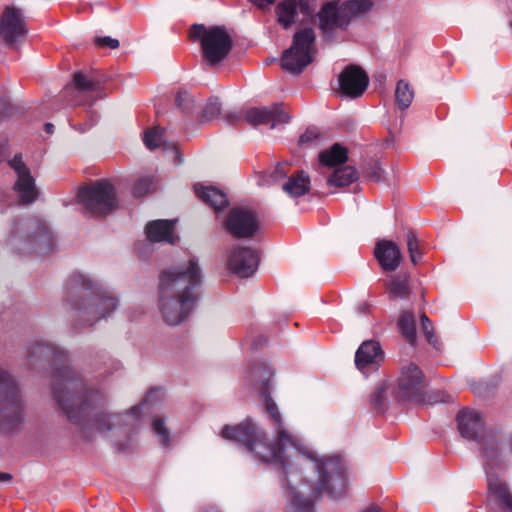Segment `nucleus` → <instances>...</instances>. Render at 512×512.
<instances>
[{
	"instance_id": "f257e3e1",
	"label": "nucleus",
	"mask_w": 512,
	"mask_h": 512,
	"mask_svg": "<svg viewBox=\"0 0 512 512\" xmlns=\"http://www.w3.org/2000/svg\"><path fill=\"white\" fill-rule=\"evenodd\" d=\"M272 376L270 366L264 362L255 364L250 370V377L263 397L265 411L274 427L275 442L268 443L251 419L236 426H225L221 436L243 445L256 459L283 468L287 512H313V502L322 495L336 498L344 493L345 468L339 456L317 457L301 437L285 426L278 406L268 392Z\"/></svg>"
},
{
	"instance_id": "f03ea898",
	"label": "nucleus",
	"mask_w": 512,
	"mask_h": 512,
	"mask_svg": "<svg viewBox=\"0 0 512 512\" xmlns=\"http://www.w3.org/2000/svg\"><path fill=\"white\" fill-rule=\"evenodd\" d=\"M31 361L43 359L60 365L53 375L55 400L68 419L83 430L106 433L120 423L122 415L106 414L102 410L103 396L98 391H87L76 373L66 364L62 349L52 343H37L28 351Z\"/></svg>"
},
{
	"instance_id": "7ed1b4c3",
	"label": "nucleus",
	"mask_w": 512,
	"mask_h": 512,
	"mask_svg": "<svg viewBox=\"0 0 512 512\" xmlns=\"http://www.w3.org/2000/svg\"><path fill=\"white\" fill-rule=\"evenodd\" d=\"M201 281L202 271L195 258L160 274L158 307L168 325H178L192 313Z\"/></svg>"
},
{
	"instance_id": "20e7f679",
	"label": "nucleus",
	"mask_w": 512,
	"mask_h": 512,
	"mask_svg": "<svg viewBox=\"0 0 512 512\" xmlns=\"http://www.w3.org/2000/svg\"><path fill=\"white\" fill-rule=\"evenodd\" d=\"M67 301L75 310L78 320L93 325L117 307V298L85 275H71L65 285Z\"/></svg>"
},
{
	"instance_id": "39448f33",
	"label": "nucleus",
	"mask_w": 512,
	"mask_h": 512,
	"mask_svg": "<svg viewBox=\"0 0 512 512\" xmlns=\"http://www.w3.org/2000/svg\"><path fill=\"white\" fill-rule=\"evenodd\" d=\"M481 459L485 469L490 494L497 499L502 510L512 512V495L494 473L507 468L512 459V434L507 445L501 444L497 435L487 437L482 444Z\"/></svg>"
},
{
	"instance_id": "423d86ee",
	"label": "nucleus",
	"mask_w": 512,
	"mask_h": 512,
	"mask_svg": "<svg viewBox=\"0 0 512 512\" xmlns=\"http://www.w3.org/2000/svg\"><path fill=\"white\" fill-rule=\"evenodd\" d=\"M23 419V402L14 377L0 368V430L12 431Z\"/></svg>"
},
{
	"instance_id": "0eeeda50",
	"label": "nucleus",
	"mask_w": 512,
	"mask_h": 512,
	"mask_svg": "<svg viewBox=\"0 0 512 512\" xmlns=\"http://www.w3.org/2000/svg\"><path fill=\"white\" fill-rule=\"evenodd\" d=\"M77 199L84 213L92 217L105 216L117 207L115 188L107 180L82 187L77 193Z\"/></svg>"
},
{
	"instance_id": "6e6552de",
	"label": "nucleus",
	"mask_w": 512,
	"mask_h": 512,
	"mask_svg": "<svg viewBox=\"0 0 512 512\" xmlns=\"http://www.w3.org/2000/svg\"><path fill=\"white\" fill-rule=\"evenodd\" d=\"M193 41H200L203 59L210 65L223 61L231 49V39L221 27L194 24L189 32Z\"/></svg>"
},
{
	"instance_id": "1a4fd4ad",
	"label": "nucleus",
	"mask_w": 512,
	"mask_h": 512,
	"mask_svg": "<svg viewBox=\"0 0 512 512\" xmlns=\"http://www.w3.org/2000/svg\"><path fill=\"white\" fill-rule=\"evenodd\" d=\"M315 53L314 30L303 28L294 34L292 46L284 51L282 67L292 74H299L313 61Z\"/></svg>"
},
{
	"instance_id": "9d476101",
	"label": "nucleus",
	"mask_w": 512,
	"mask_h": 512,
	"mask_svg": "<svg viewBox=\"0 0 512 512\" xmlns=\"http://www.w3.org/2000/svg\"><path fill=\"white\" fill-rule=\"evenodd\" d=\"M241 117L253 126L270 123L271 128L287 123L289 120V115L285 112L282 104H273L268 107H253L246 110L243 114L227 113L225 115L227 122L231 124Z\"/></svg>"
},
{
	"instance_id": "9b49d317",
	"label": "nucleus",
	"mask_w": 512,
	"mask_h": 512,
	"mask_svg": "<svg viewBox=\"0 0 512 512\" xmlns=\"http://www.w3.org/2000/svg\"><path fill=\"white\" fill-rule=\"evenodd\" d=\"M424 389V375L420 368L412 363L403 366L398 378L397 396L402 400L421 402Z\"/></svg>"
},
{
	"instance_id": "f8f14e48",
	"label": "nucleus",
	"mask_w": 512,
	"mask_h": 512,
	"mask_svg": "<svg viewBox=\"0 0 512 512\" xmlns=\"http://www.w3.org/2000/svg\"><path fill=\"white\" fill-rule=\"evenodd\" d=\"M27 34L26 21L19 9L12 6L5 7L0 16V37L8 45H15L22 41Z\"/></svg>"
},
{
	"instance_id": "ddd939ff",
	"label": "nucleus",
	"mask_w": 512,
	"mask_h": 512,
	"mask_svg": "<svg viewBox=\"0 0 512 512\" xmlns=\"http://www.w3.org/2000/svg\"><path fill=\"white\" fill-rule=\"evenodd\" d=\"M9 164L17 175L14 191L18 196L19 202L21 204L33 203L38 197V191L35 180L29 168L23 163L21 155H16Z\"/></svg>"
},
{
	"instance_id": "4468645a",
	"label": "nucleus",
	"mask_w": 512,
	"mask_h": 512,
	"mask_svg": "<svg viewBox=\"0 0 512 512\" xmlns=\"http://www.w3.org/2000/svg\"><path fill=\"white\" fill-rule=\"evenodd\" d=\"M226 228L235 237L251 238L259 229V221L253 211L235 208L227 217Z\"/></svg>"
},
{
	"instance_id": "2eb2a0df",
	"label": "nucleus",
	"mask_w": 512,
	"mask_h": 512,
	"mask_svg": "<svg viewBox=\"0 0 512 512\" xmlns=\"http://www.w3.org/2000/svg\"><path fill=\"white\" fill-rule=\"evenodd\" d=\"M258 264L259 255L251 248H234L228 256L229 269L241 278L252 276L257 270Z\"/></svg>"
},
{
	"instance_id": "dca6fc26",
	"label": "nucleus",
	"mask_w": 512,
	"mask_h": 512,
	"mask_svg": "<svg viewBox=\"0 0 512 512\" xmlns=\"http://www.w3.org/2000/svg\"><path fill=\"white\" fill-rule=\"evenodd\" d=\"M458 429L464 438L476 440L480 443V453L482 452L483 441L493 434L484 435V422L481 415L471 409H463L457 416Z\"/></svg>"
},
{
	"instance_id": "f3484780",
	"label": "nucleus",
	"mask_w": 512,
	"mask_h": 512,
	"mask_svg": "<svg viewBox=\"0 0 512 512\" xmlns=\"http://www.w3.org/2000/svg\"><path fill=\"white\" fill-rule=\"evenodd\" d=\"M367 74L357 66H348L339 76V86L341 92L349 97L356 98L361 96L368 86Z\"/></svg>"
},
{
	"instance_id": "a211bd4d",
	"label": "nucleus",
	"mask_w": 512,
	"mask_h": 512,
	"mask_svg": "<svg viewBox=\"0 0 512 512\" xmlns=\"http://www.w3.org/2000/svg\"><path fill=\"white\" fill-rule=\"evenodd\" d=\"M384 360V353L376 341H365L358 348L355 355V364L362 373H368L377 368Z\"/></svg>"
},
{
	"instance_id": "6ab92c4d",
	"label": "nucleus",
	"mask_w": 512,
	"mask_h": 512,
	"mask_svg": "<svg viewBox=\"0 0 512 512\" xmlns=\"http://www.w3.org/2000/svg\"><path fill=\"white\" fill-rule=\"evenodd\" d=\"M374 254L385 271H395L400 265L401 251L398 245L392 241H378Z\"/></svg>"
},
{
	"instance_id": "aec40b11",
	"label": "nucleus",
	"mask_w": 512,
	"mask_h": 512,
	"mask_svg": "<svg viewBox=\"0 0 512 512\" xmlns=\"http://www.w3.org/2000/svg\"><path fill=\"white\" fill-rule=\"evenodd\" d=\"M175 220H154L146 225L145 232L150 242H166L174 244L178 237L175 234Z\"/></svg>"
},
{
	"instance_id": "412c9836",
	"label": "nucleus",
	"mask_w": 512,
	"mask_h": 512,
	"mask_svg": "<svg viewBox=\"0 0 512 512\" xmlns=\"http://www.w3.org/2000/svg\"><path fill=\"white\" fill-rule=\"evenodd\" d=\"M320 27L323 30H331L347 23L341 4L336 2L327 3L319 12Z\"/></svg>"
},
{
	"instance_id": "4be33fe9",
	"label": "nucleus",
	"mask_w": 512,
	"mask_h": 512,
	"mask_svg": "<svg viewBox=\"0 0 512 512\" xmlns=\"http://www.w3.org/2000/svg\"><path fill=\"white\" fill-rule=\"evenodd\" d=\"M194 191L200 200L209 204L215 211L223 209L228 204L226 194L213 186L196 184Z\"/></svg>"
},
{
	"instance_id": "5701e85b",
	"label": "nucleus",
	"mask_w": 512,
	"mask_h": 512,
	"mask_svg": "<svg viewBox=\"0 0 512 512\" xmlns=\"http://www.w3.org/2000/svg\"><path fill=\"white\" fill-rule=\"evenodd\" d=\"M310 190V178L304 171H298L289 177L283 185V191L291 197H300Z\"/></svg>"
},
{
	"instance_id": "b1692460",
	"label": "nucleus",
	"mask_w": 512,
	"mask_h": 512,
	"mask_svg": "<svg viewBox=\"0 0 512 512\" xmlns=\"http://www.w3.org/2000/svg\"><path fill=\"white\" fill-rule=\"evenodd\" d=\"M358 173L352 166H345L336 169L327 179L329 186L345 187L356 181Z\"/></svg>"
},
{
	"instance_id": "393cba45",
	"label": "nucleus",
	"mask_w": 512,
	"mask_h": 512,
	"mask_svg": "<svg viewBox=\"0 0 512 512\" xmlns=\"http://www.w3.org/2000/svg\"><path fill=\"white\" fill-rule=\"evenodd\" d=\"M73 83L77 91L84 95L88 93H99L102 89V83L99 80L82 72L74 74Z\"/></svg>"
},
{
	"instance_id": "a878e982",
	"label": "nucleus",
	"mask_w": 512,
	"mask_h": 512,
	"mask_svg": "<svg viewBox=\"0 0 512 512\" xmlns=\"http://www.w3.org/2000/svg\"><path fill=\"white\" fill-rule=\"evenodd\" d=\"M278 22L284 28L290 27L295 22L297 15V1L285 0L279 3L276 7Z\"/></svg>"
},
{
	"instance_id": "bb28decb",
	"label": "nucleus",
	"mask_w": 512,
	"mask_h": 512,
	"mask_svg": "<svg viewBox=\"0 0 512 512\" xmlns=\"http://www.w3.org/2000/svg\"><path fill=\"white\" fill-rule=\"evenodd\" d=\"M319 161L322 165L331 167L347 161V151L339 144H334L329 150L319 154Z\"/></svg>"
},
{
	"instance_id": "cd10ccee",
	"label": "nucleus",
	"mask_w": 512,
	"mask_h": 512,
	"mask_svg": "<svg viewBox=\"0 0 512 512\" xmlns=\"http://www.w3.org/2000/svg\"><path fill=\"white\" fill-rule=\"evenodd\" d=\"M341 6L348 22L352 17L362 16L369 12L373 3L370 0H348L341 3Z\"/></svg>"
},
{
	"instance_id": "c85d7f7f",
	"label": "nucleus",
	"mask_w": 512,
	"mask_h": 512,
	"mask_svg": "<svg viewBox=\"0 0 512 512\" xmlns=\"http://www.w3.org/2000/svg\"><path fill=\"white\" fill-rule=\"evenodd\" d=\"M399 329L403 337L410 343L413 344L416 338L415 320L411 312H403L399 322Z\"/></svg>"
},
{
	"instance_id": "c756f323",
	"label": "nucleus",
	"mask_w": 512,
	"mask_h": 512,
	"mask_svg": "<svg viewBox=\"0 0 512 512\" xmlns=\"http://www.w3.org/2000/svg\"><path fill=\"white\" fill-rule=\"evenodd\" d=\"M395 96L399 107L402 109H406L410 106L414 98V92L407 82H405L404 80H400L397 83Z\"/></svg>"
},
{
	"instance_id": "7c9ffc66",
	"label": "nucleus",
	"mask_w": 512,
	"mask_h": 512,
	"mask_svg": "<svg viewBox=\"0 0 512 512\" xmlns=\"http://www.w3.org/2000/svg\"><path fill=\"white\" fill-rule=\"evenodd\" d=\"M389 292L393 297L405 298L409 294L408 279L406 276H397L392 279Z\"/></svg>"
},
{
	"instance_id": "2f4dec72",
	"label": "nucleus",
	"mask_w": 512,
	"mask_h": 512,
	"mask_svg": "<svg viewBox=\"0 0 512 512\" xmlns=\"http://www.w3.org/2000/svg\"><path fill=\"white\" fill-rule=\"evenodd\" d=\"M143 141L147 148L153 150L163 142V131L159 127H152L144 132Z\"/></svg>"
},
{
	"instance_id": "473e14b6",
	"label": "nucleus",
	"mask_w": 512,
	"mask_h": 512,
	"mask_svg": "<svg viewBox=\"0 0 512 512\" xmlns=\"http://www.w3.org/2000/svg\"><path fill=\"white\" fill-rule=\"evenodd\" d=\"M221 113V103L217 98H211L202 110L201 119L210 121L218 117Z\"/></svg>"
},
{
	"instance_id": "72a5a7b5",
	"label": "nucleus",
	"mask_w": 512,
	"mask_h": 512,
	"mask_svg": "<svg viewBox=\"0 0 512 512\" xmlns=\"http://www.w3.org/2000/svg\"><path fill=\"white\" fill-rule=\"evenodd\" d=\"M154 189L153 180L150 177H141L136 180L132 193L136 197H142Z\"/></svg>"
},
{
	"instance_id": "f704fd0d",
	"label": "nucleus",
	"mask_w": 512,
	"mask_h": 512,
	"mask_svg": "<svg viewBox=\"0 0 512 512\" xmlns=\"http://www.w3.org/2000/svg\"><path fill=\"white\" fill-rule=\"evenodd\" d=\"M152 429L154 433L160 438L161 443L164 446H168L170 443L169 432L165 427V421L161 417H154L152 421Z\"/></svg>"
},
{
	"instance_id": "c9c22d12",
	"label": "nucleus",
	"mask_w": 512,
	"mask_h": 512,
	"mask_svg": "<svg viewBox=\"0 0 512 512\" xmlns=\"http://www.w3.org/2000/svg\"><path fill=\"white\" fill-rule=\"evenodd\" d=\"M407 249L410 254V259L414 264H417L421 258L419 241L414 232L409 231L407 234Z\"/></svg>"
},
{
	"instance_id": "e433bc0d",
	"label": "nucleus",
	"mask_w": 512,
	"mask_h": 512,
	"mask_svg": "<svg viewBox=\"0 0 512 512\" xmlns=\"http://www.w3.org/2000/svg\"><path fill=\"white\" fill-rule=\"evenodd\" d=\"M158 390L152 389L147 394L146 399L140 403V405L133 407L128 414L125 415L127 419H129V425H134L138 422L140 419V412L147 406L149 400L153 397L155 393H157Z\"/></svg>"
},
{
	"instance_id": "4c0bfd02",
	"label": "nucleus",
	"mask_w": 512,
	"mask_h": 512,
	"mask_svg": "<svg viewBox=\"0 0 512 512\" xmlns=\"http://www.w3.org/2000/svg\"><path fill=\"white\" fill-rule=\"evenodd\" d=\"M386 398V385H380L370 396L371 405L377 409L382 410L384 406V401Z\"/></svg>"
},
{
	"instance_id": "58836bf2",
	"label": "nucleus",
	"mask_w": 512,
	"mask_h": 512,
	"mask_svg": "<svg viewBox=\"0 0 512 512\" xmlns=\"http://www.w3.org/2000/svg\"><path fill=\"white\" fill-rule=\"evenodd\" d=\"M383 173L384 170L378 162H374L366 168V176L375 182L382 180Z\"/></svg>"
},
{
	"instance_id": "ea45409f",
	"label": "nucleus",
	"mask_w": 512,
	"mask_h": 512,
	"mask_svg": "<svg viewBox=\"0 0 512 512\" xmlns=\"http://www.w3.org/2000/svg\"><path fill=\"white\" fill-rule=\"evenodd\" d=\"M319 138V133L316 129H307L304 134H302L299 138V144L302 147H307L315 142H317Z\"/></svg>"
},
{
	"instance_id": "a19ab883",
	"label": "nucleus",
	"mask_w": 512,
	"mask_h": 512,
	"mask_svg": "<svg viewBox=\"0 0 512 512\" xmlns=\"http://www.w3.org/2000/svg\"><path fill=\"white\" fill-rule=\"evenodd\" d=\"M421 325H422L423 331L425 333V336H426L428 342L433 344L434 346H436L435 341L433 340L434 336H433L432 324H431L429 318L425 314H423L421 316Z\"/></svg>"
},
{
	"instance_id": "79ce46f5",
	"label": "nucleus",
	"mask_w": 512,
	"mask_h": 512,
	"mask_svg": "<svg viewBox=\"0 0 512 512\" xmlns=\"http://www.w3.org/2000/svg\"><path fill=\"white\" fill-rule=\"evenodd\" d=\"M288 173V164L287 163H279L273 172L270 174V177L274 182L283 179Z\"/></svg>"
},
{
	"instance_id": "37998d69",
	"label": "nucleus",
	"mask_w": 512,
	"mask_h": 512,
	"mask_svg": "<svg viewBox=\"0 0 512 512\" xmlns=\"http://www.w3.org/2000/svg\"><path fill=\"white\" fill-rule=\"evenodd\" d=\"M96 43L100 47H108L111 49H116L119 46V41L117 39L108 36L97 38Z\"/></svg>"
},
{
	"instance_id": "c03bdc74",
	"label": "nucleus",
	"mask_w": 512,
	"mask_h": 512,
	"mask_svg": "<svg viewBox=\"0 0 512 512\" xmlns=\"http://www.w3.org/2000/svg\"><path fill=\"white\" fill-rule=\"evenodd\" d=\"M33 241L37 244L36 251L42 253L43 249L40 247V242L50 243L51 237L46 231L43 230L33 238Z\"/></svg>"
},
{
	"instance_id": "a18cd8bd",
	"label": "nucleus",
	"mask_w": 512,
	"mask_h": 512,
	"mask_svg": "<svg viewBox=\"0 0 512 512\" xmlns=\"http://www.w3.org/2000/svg\"><path fill=\"white\" fill-rule=\"evenodd\" d=\"M11 105L6 98H0V118H4L10 114Z\"/></svg>"
},
{
	"instance_id": "49530a36",
	"label": "nucleus",
	"mask_w": 512,
	"mask_h": 512,
	"mask_svg": "<svg viewBox=\"0 0 512 512\" xmlns=\"http://www.w3.org/2000/svg\"><path fill=\"white\" fill-rule=\"evenodd\" d=\"M189 99V95L187 92H178L177 96H176V102H177V105L180 106V107H186L185 105V101Z\"/></svg>"
},
{
	"instance_id": "de8ad7c7",
	"label": "nucleus",
	"mask_w": 512,
	"mask_h": 512,
	"mask_svg": "<svg viewBox=\"0 0 512 512\" xmlns=\"http://www.w3.org/2000/svg\"><path fill=\"white\" fill-rule=\"evenodd\" d=\"M276 0H253L254 4L259 8H264L265 6H270L275 3Z\"/></svg>"
},
{
	"instance_id": "09e8293b",
	"label": "nucleus",
	"mask_w": 512,
	"mask_h": 512,
	"mask_svg": "<svg viewBox=\"0 0 512 512\" xmlns=\"http://www.w3.org/2000/svg\"><path fill=\"white\" fill-rule=\"evenodd\" d=\"M11 478L12 476L9 473H0V482H8Z\"/></svg>"
},
{
	"instance_id": "8fccbe9b",
	"label": "nucleus",
	"mask_w": 512,
	"mask_h": 512,
	"mask_svg": "<svg viewBox=\"0 0 512 512\" xmlns=\"http://www.w3.org/2000/svg\"><path fill=\"white\" fill-rule=\"evenodd\" d=\"M53 129H54L53 124H51V123H46L45 124V130H46L47 133L51 134L53 132Z\"/></svg>"
},
{
	"instance_id": "3c124183",
	"label": "nucleus",
	"mask_w": 512,
	"mask_h": 512,
	"mask_svg": "<svg viewBox=\"0 0 512 512\" xmlns=\"http://www.w3.org/2000/svg\"><path fill=\"white\" fill-rule=\"evenodd\" d=\"M364 512H381L380 509L377 506H371Z\"/></svg>"
},
{
	"instance_id": "603ef678",
	"label": "nucleus",
	"mask_w": 512,
	"mask_h": 512,
	"mask_svg": "<svg viewBox=\"0 0 512 512\" xmlns=\"http://www.w3.org/2000/svg\"><path fill=\"white\" fill-rule=\"evenodd\" d=\"M91 125H79V128H77L80 132H85L86 130L89 129Z\"/></svg>"
},
{
	"instance_id": "864d4df0",
	"label": "nucleus",
	"mask_w": 512,
	"mask_h": 512,
	"mask_svg": "<svg viewBox=\"0 0 512 512\" xmlns=\"http://www.w3.org/2000/svg\"><path fill=\"white\" fill-rule=\"evenodd\" d=\"M203 512H219V511L214 507H209L206 510H204Z\"/></svg>"
},
{
	"instance_id": "5fc2aeb1",
	"label": "nucleus",
	"mask_w": 512,
	"mask_h": 512,
	"mask_svg": "<svg viewBox=\"0 0 512 512\" xmlns=\"http://www.w3.org/2000/svg\"><path fill=\"white\" fill-rule=\"evenodd\" d=\"M95 99H96V98H89V99H86V100L84 101V103H85V104H86V103H87V104H91V103H93V102L95 101Z\"/></svg>"
},
{
	"instance_id": "6e6d98bb",
	"label": "nucleus",
	"mask_w": 512,
	"mask_h": 512,
	"mask_svg": "<svg viewBox=\"0 0 512 512\" xmlns=\"http://www.w3.org/2000/svg\"><path fill=\"white\" fill-rule=\"evenodd\" d=\"M5 146H6L5 144H0V158L2 157Z\"/></svg>"
}]
</instances>
